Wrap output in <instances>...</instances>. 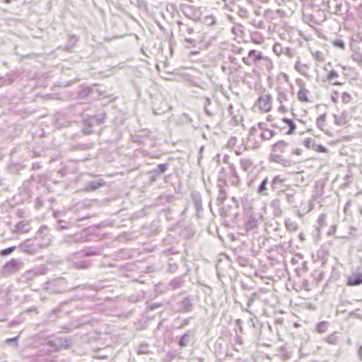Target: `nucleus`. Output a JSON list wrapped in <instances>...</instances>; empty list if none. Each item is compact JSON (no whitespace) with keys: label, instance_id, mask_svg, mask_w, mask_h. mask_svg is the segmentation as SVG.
<instances>
[{"label":"nucleus","instance_id":"f257e3e1","mask_svg":"<svg viewBox=\"0 0 362 362\" xmlns=\"http://www.w3.org/2000/svg\"><path fill=\"white\" fill-rule=\"evenodd\" d=\"M105 113H101L98 115H93L87 119H85L82 122L81 131L84 135H90L92 134L97 133L98 127H100L104 122Z\"/></svg>","mask_w":362,"mask_h":362},{"label":"nucleus","instance_id":"f03ea898","mask_svg":"<svg viewBox=\"0 0 362 362\" xmlns=\"http://www.w3.org/2000/svg\"><path fill=\"white\" fill-rule=\"evenodd\" d=\"M177 24L178 26L179 35L184 38V41L187 44V47L188 48L195 47L197 45V40L195 38L188 37V35H191L194 33V28L180 21H177Z\"/></svg>","mask_w":362,"mask_h":362},{"label":"nucleus","instance_id":"7ed1b4c3","mask_svg":"<svg viewBox=\"0 0 362 362\" xmlns=\"http://www.w3.org/2000/svg\"><path fill=\"white\" fill-rule=\"evenodd\" d=\"M23 264V262L21 259H11L2 267L1 275L4 277L9 276L18 272Z\"/></svg>","mask_w":362,"mask_h":362},{"label":"nucleus","instance_id":"20e7f679","mask_svg":"<svg viewBox=\"0 0 362 362\" xmlns=\"http://www.w3.org/2000/svg\"><path fill=\"white\" fill-rule=\"evenodd\" d=\"M74 340L71 337H60L57 339V341L49 340L47 345L52 349V351H60L62 349H69L73 346Z\"/></svg>","mask_w":362,"mask_h":362},{"label":"nucleus","instance_id":"39448f33","mask_svg":"<svg viewBox=\"0 0 362 362\" xmlns=\"http://www.w3.org/2000/svg\"><path fill=\"white\" fill-rule=\"evenodd\" d=\"M46 288L54 293H62L67 289V283L63 277L57 278L47 281Z\"/></svg>","mask_w":362,"mask_h":362},{"label":"nucleus","instance_id":"423d86ee","mask_svg":"<svg viewBox=\"0 0 362 362\" xmlns=\"http://www.w3.org/2000/svg\"><path fill=\"white\" fill-rule=\"evenodd\" d=\"M86 240V235L83 232H77L74 234L64 236L60 242L61 245L72 246L75 244L84 243Z\"/></svg>","mask_w":362,"mask_h":362},{"label":"nucleus","instance_id":"0eeeda50","mask_svg":"<svg viewBox=\"0 0 362 362\" xmlns=\"http://www.w3.org/2000/svg\"><path fill=\"white\" fill-rule=\"evenodd\" d=\"M264 56L261 52H258L255 49H250L248 52L247 57H244L242 59L243 63L247 66L252 64L258 65Z\"/></svg>","mask_w":362,"mask_h":362},{"label":"nucleus","instance_id":"6e6552de","mask_svg":"<svg viewBox=\"0 0 362 362\" xmlns=\"http://www.w3.org/2000/svg\"><path fill=\"white\" fill-rule=\"evenodd\" d=\"M262 218L259 214L252 213L247 216L245 224V228L247 231L254 230L258 228V222Z\"/></svg>","mask_w":362,"mask_h":362},{"label":"nucleus","instance_id":"1a4fd4ad","mask_svg":"<svg viewBox=\"0 0 362 362\" xmlns=\"http://www.w3.org/2000/svg\"><path fill=\"white\" fill-rule=\"evenodd\" d=\"M256 105L264 112H268L270 110L272 107V98L269 95H261Z\"/></svg>","mask_w":362,"mask_h":362},{"label":"nucleus","instance_id":"9d476101","mask_svg":"<svg viewBox=\"0 0 362 362\" xmlns=\"http://www.w3.org/2000/svg\"><path fill=\"white\" fill-rule=\"evenodd\" d=\"M194 309V304L192 299L189 297H185L179 303V312L180 313H189Z\"/></svg>","mask_w":362,"mask_h":362},{"label":"nucleus","instance_id":"9b49d317","mask_svg":"<svg viewBox=\"0 0 362 362\" xmlns=\"http://www.w3.org/2000/svg\"><path fill=\"white\" fill-rule=\"evenodd\" d=\"M218 181V186L219 187V189H218V195L217 197V202L219 204H222L226 199V196H227V194L223 187V185H226V180L224 177L219 176Z\"/></svg>","mask_w":362,"mask_h":362},{"label":"nucleus","instance_id":"f8f14e48","mask_svg":"<svg viewBox=\"0 0 362 362\" xmlns=\"http://www.w3.org/2000/svg\"><path fill=\"white\" fill-rule=\"evenodd\" d=\"M105 183L106 182L103 179L90 181L86 185L84 191H86V192L95 191L98 189H99L100 187L105 186Z\"/></svg>","mask_w":362,"mask_h":362},{"label":"nucleus","instance_id":"ddd939ff","mask_svg":"<svg viewBox=\"0 0 362 362\" xmlns=\"http://www.w3.org/2000/svg\"><path fill=\"white\" fill-rule=\"evenodd\" d=\"M19 247L22 251L28 254H34L36 252V247L33 244V241L30 239L21 243Z\"/></svg>","mask_w":362,"mask_h":362},{"label":"nucleus","instance_id":"4468645a","mask_svg":"<svg viewBox=\"0 0 362 362\" xmlns=\"http://www.w3.org/2000/svg\"><path fill=\"white\" fill-rule=\"evenodd\" d=\"M362 284V273H358L357 274H353L349 276L346 282L348 286H356Z\"/></svg>","mask_w":362,"mask_h":362},{"label":"nucleus","instance_id":"2eb2a0df","mask_svg":"<svg viewBox=\"0 0 362 362\" xmlns=\"http://www.w3.org/2000/svg\"><path fill=\"white\" fill-rule=\"evenodd\" d=\"M30 223L28 221L23 220L22 221L18 222L16 226L13 230L14 232H22L27 233L30 230Z\"/></svg>","mask_w":362,"mask_h":362},{"label":"nucleus","instance_id":"dca6fc26","mask_svg":"<svg viewBox=\"0 0 362 362\" xmlns=\"http://www.w3.org/2000/svg\"><path fill=\"white\" fill-rule=\"evenodd\" d=\"M229 169L231 175V179L230 180V185L237 187L239 185L240 179L235 170L234 165L230 164Z\"/></svg>","mask_w":362,"mask_h":362},{"label":"nucleus","instance_id":"f3484780","mask_svg":"<svg viewBox=\"0 0 362 362\" xmlns=\"http://www.w3.org/2000/svg\"><path fill=\"white\" fill-rule=\"evenodd\" d=\"M325 341H327V343H329V344H332L334 346H337L341 342V338L339 336L338 332H333L332 334H329V336H327L325 339Z\"/></svg>","mask_w":362,"mask_h":362},{"label":"nucleus","instance_id":"a211bd4d","mask_svg":"<svg viewBox=\"0 0 362 362\" xmlns=\"http://www.w3.org/2000/svg\"><path fill=\"white\" fill-rule=\"evenodd\" d=\"M187 9L191 11V12L184 11L185 15L189 19L193 21H198L200 18V13L198 11L195 10V8L192 6H188Z\"/></svg>","mask_w":362,"mask_h":362},{"label":"nucleus","instance_id":"6ab92c4d","mask_svg":"<svg viewBox=\"0 0 362 362\" xmlns=\"http://www.w3.org/2000/svg\"><path fill=\"white\" fill-rule=\"evenodd\" d=\"M192 200L197 212L201 213L203 211L201 195L199 194H193Z\"/></svg>","mask_w":362,"mask_h":362},{"label":"nucleus","instance_id":"aec40b11","mask_svg":"<svg viewBox=\"0 0 362 362\" xmlns=\"http://www.w3.org/2000/svg\"><path fill=\"white\" fill-rule=\"evenodd\" d=\"M259 64H260L262 69H264L269 74H270L274 68L272 61L267 57H264Z\"/></svg>","mask_w":362,"mask_h":362},{"label":"nucleus","instance_id":"412c9836","mask_svg":"<svg viewBox=\"0 0 362 362\" xmlns=\"http://www.w3.org/2000/svg\"><path fill=\"white\" fill-rule=\"evenodd\" d=\"M191 340V332L188 331L185 333L178 340L177 344L180 346L185 347L187 346Z\"/></svg>","mask_w":362,"mask_h":362},{"label":"nucleus","instance_id":"4be33fe9","mask_svg":"<svg viewBox=\"0 0 362 362\" xmlns=\"http://www.w3.org/2000/svg\"><path fill=\"white\" fill-rule=\"evenodd\" d=\"M95 144L93 142H90L73 145L71 147L74 150L76 151H86L93 148Z\"/></svg>","mask_w":362,"mask_h":362},{"label":"nucleus","instance_id":"5701e85b","mask_svg":"<svg viewBox=\"0 0 362 362\" xmlns=\"http://www.w3.org/2000/svg\"><path fill=\"white\" fill-rule=\"evenodd\" d=\"M269 180L268 177L264 178L257 188L258 193L262 195H267V185H269Z\"/></svg>","mask_w":362,"mask_h":362},{"label":"nucleus","instance_id":"b1692460","mask_svg":"<svg viewBox=\"0 0 362 362\" xmlns=\"http://www.w3.org/2000/svg\"><path fill=\"white\" fill-rule=\"evenodd\" d=\"M289 144L288 142H286L283 140L279 141L276 143H275L273 145V151L276 152H283L284 151L285 148L288 146Z\"/></svg>","mask_w":362,"mask_h":362},{"label":"nucleus","instance_id":"393cba45","mask_svg":"<svg viewBox=\"0 0 362 362\" xmlns=\"http://www.w3.org/2000/svg\"><path fill=\"white\" fill-rule=\"evenodd\" d=\"M283 121L288 126V129L286 134L288 135L293 134L296 129V125L293 120L287 117H284Z\"/></svg>","mask_w":362,"mask_h":362},{"label":"nucleus","instance_id":"a878e982","mask_svg":"<svg viewBox=\"0 0 362 362\" xmlns=\"http://www.w3.org/2000/svg\"><path fill=\"white\" fill-rule=\"evenodd\" d=\"M183 284H184V280L182 279V278L181 276H179V277H176V278L173 279L170 281V286L171 287L172 289L175 290V289L181 288L183 286Z\"/></svg>","mask_w":362,"mask_h":362},{"label":"nucleus","instance_id":"bb28decb","mask_svg":"<svg viewBox=\"0 0 362 362\" xmlns=\"http://www.w3.org/2000/svg\"><path fill=\"white\" fill-rule=\"evenodd\" d=\"M285 226L288 231L293 232L296 231L298 228V225L297 223L291 221L290 218H286L285 220Z\"/></svg>","mask_w":362,"mask_h":362},{"label":"nucleus","instance_id":"cd10ccee","mask_svg":"<svg viewBox=\"0 0 362 362\" xmlns=\"http://www.w3.org/2000/svg\"><path fill=\"white\" fill-rule=\"evenodd\" d=\"M73 266L79 269H86L91 267V263L89 261H78L73 262Z\"/></svg>","mask_w":362,"mask_h":362},{"label":"nucleus","instance_id":"c85d7f7f","mask_svg":"<svg viewBox=\"0 0 362 362\" xmlns=\"http://www.w3.org/2000/svg\"><path fill=\"white\" fill-rule=\"evenodd\" d=\"M100 250L98 248L95 247H89L83 251H81L78 253V255H81L82 253H84L86 256H90V255H98L100 254Z\"/></svg>","mask_w":362,"mask_h":362},{"label":"nucleus","instance_id":"c756f323","mask_svg":"<svg viewBox=\"0 0 362 362\" xmlns=\"http://www.w3.org/2000/svg\"><path fill=\"white\" fill-rule=\"evenodd\" d=\"M308 90L305 88H301L298 93V99L301 102L308 103L310 100L307 96Z\"/></svg>","mask_w":362,"mask_h":362},{"label":"nucleus","instance_id":"7c9ffc66","mask_svg":"<svg viewBox=\"0 0 362 362\" xmlns=\"http://www.w3.org/2000/svg\"><path fill=\"white\" fill-rule=\"evenodd\" d=\"M169 168L168 163H161L158 164L156 167V168L154 169L153 173L156 174V175H158L160 174H163L165 173V171Z\"/></svg>","mask_w":362,"mask_h":362},{"label":"nucleus","instance_id":"2f4dec72","mask_svg":"<svg viewBox=\"0 0 362 362\" xmlns=\"http://www.w3.org/2000/svg\"><path fill=\"white\" fill-rule=\"evenodd\" d=\"M329 323L326 321L319 322L316 326V329L320 334H323L327 332Z\"/></svg>","mask_w":362,"mask_h":362},{"label":"nucleus","instance_id":"473e14b6","mask_svg":"<svg viewBox=\"0 0 362 362\" xmlns=\"http://www.w3.org/2000/svg\"><path fill=\"white\" fill-rule=\"evenodd\" d=\"M151 351L148 349V345L146 343H141L138 348L137 354H149Z\"/></svg>","mask_w":362,"mask_h":362},{"label":"nucleus","instance_id":"72a5a7b5","mask_svg":"<svg viewBox=\"0 0 362 362\" xmlns=\"http://www.w3.org/2000/svg\"><path fill=\"white\" fill-rule=\"evenodd\" d=\"M252 165V162L249 158H242L240 160L241 168L245 171L248 170L251 168Z\"/></svg>","mask_w":362,"mask_h":362},{"label":"nucleus","instance_id":"f704fd0d","mask_svg":"<svg viewBox=\"0 0 362 362\" xmlns=\"http://www.w3.org/2000/svg\"><path fill=\"white\" fill-rule=\"evenodd\" d=\"M271 206L274 209V214L275 216H279L281 215L282 210L281 209L279 201V200H274Z\"/></svg>","mask_w":362,"mask_h":362},{"label":"nucleus","instance_id":"c9c22d12","mask_svg":"<svg viewBox=\"0 0 362 362\" xmlns=\"http://www.w3.org/2000/svg\"><path fill=\"white\" fill-rule=\"evenodd\" d=\"M274 161L286 167H289L294 165V162L293 160L284 158L283 157L278 158V160H274Z\"/></svg>","mask_w":362,"mask_h":362},{"label":"nucleus","instance_id":"e433bc0d","mask_svg":"<svg viewBox=\"0 0 362 362\" xmlns=\"http://www.w3.org/2000/svg\"><path fill=\"white\" fill-rule=\"evenodd\" d=\"M18 339H19V335H18L16 337L8 338L6 340V343L8 345L13 346L14 348H17L18 346Z\"/></svg>","mask_w":362,"mask_h":362},{"label":"nucleus","instance_id":"4c0bfd02","mask_svg":"<svg viewBox=\"0 0 362 362\" xmlns=\"http://www.w3.org/2000/svg\"><path fill=\"white\" fill-rule=\"evenodd\" d=\"M351 57L354 62L358 63L360 66H362V54L361 52H354Z\"/></svg>","mask_w":362,"mask_h":362},{"label":"nucleus","instance_id":"58836bf2","mask_svg":"<svg viewBox=\"0 0 362 362\" xmlns=\"http://www.w3.org/2000/svg\"><path fill=\"white\" fill-rule=\"evenodd\" d=\"M273 52L278 56L283 54L284 47L279 43H275L273 46Z\"/></svg>","mask_w":362,"mask_h":362},{"label":"nucleus","instance_id":"ea45409f","mask_svg":"<svg viewBox=\"0 0 362 362\" xmlns=\"http://www.w3.org/2000/svg\"><path fill=\"white\" fill-rule=\"evenodd\" d=\"M278 101L282 104L284 101H286L288 100L287 94L285 93V91L279 90H278Z\"/></svg>","mask_w":362,"mask_h":362},{"label":"nucleus","instance_id":"a19ab883","mask_svg":"<svg viewBox=\"0 0 362 362\" xmlns=\"http://www.w3.org/2000/svg\"><path fill=\"white\" fill-rule=\"evenodd\" d=\"M71 226V225L69 223H66L65 221L62 220H59L57 223V230H64V229H68Z\"/></svg>","mask_w":362,"mask_h":362},{"label":"nucleus","instance_id":"79ce46f5","mask_svg":"<svg viewBox=\"0 0 362 362\" xmlns=\"http://www.w3.org/2000/svg\"><path fill=\"white\" fill-rule=\"evenodd\" d=\"M326 119V114L321 115L317 119V126L318 128H320L321 130L323 129L324 122Z\"/></svg>","mask_w":362,"mask_h":362},{"label":"nucleus","instance_id":"37998d69","mask_svg":"<svg viewBox=\"0 0 362 362\" xmlns=\"http://www.w3.org/2000/svg\"><path fill=\"white\" fill-rule=\"evenodd\" d=\"M16 250V246H11L8 248L3 249V250H0V255L6 256V255H10L12 252H13Z\"/></svg>","mask_w":362,"mask_h":362},{"label":"nucleus","instance_id":"c03bdc74","mask_svg":"<svg viewBox=\"0 0 362 362\" xmlns=\"http://www.w3.org/2000/svg\"><path fill=\"white\" fill-rule=\"evenodd\" d=\"M295 69L300 74H305L308 67L306 65L301 64V62H296L295 64Z\"/></svg>","mask_w":362,"mask_h":362},{"label":"nucleus","instance_id":"a18cd8bd","mask_svg":"<svg viewBox=\"0 0 362 362\" xmlns=\"http://www.w3.org/2000/svg\"><path fill=\"white\" fill-rule=\"evenodd\" d=\"M332 45L335 47H338L341 49H345V43L342 40H340V39H335L332 41Z\"/></svg>","mask_w":362,"mask_h":362},{"label":"nucleus","instance_id":"49530a36","mask_svg":"<svg viewBox=\"0 0 362 362\" xmlns=\"http://www.w3.org/2000/svg\"><path fill=\"white\" fill-rule=\"evenodd\" d=\"M237 262L243 267L247 266L249 263L248 259L242 256H238L237 257Z\"/></svg>","mask_w":362,"mask_h":362},{"label":"nucleus","instance_id":"de8ad7c7","mask_svg":"<svg viewBox=\"0 0 362 362\" xmlns=\"http://www.w3.org/2000/svg\"><path fill=\"white\" fill-rule=\"evenodd\" d=\"M284 181L283 179H281L279 175H276L274 177L273 180H272V187L273 189H276V185L278 183H280V182H282Z\"/></svg>","mask_w":362,"mask_h":362},{"label":"nucleus","instance_id":"09e8293b","mask_svg":"<svg viewBox=\"0 0 362 362\" xmlns=\"http://www.w3.org/2000/svg\"><path fill=\"white\" fill-rule=\"evenodd\" d=\"M163 306L162 303H153L150 305H148L146 308L148 310H153L156 308H158Z\"/></svg>","mask_w":362,"mask_h":362},{"label":"nucleus","instance_id":"8fccbe9b","mask_svg":"<svg viewBox=\"0 0 362 362\" xmlns=\"http://www.w3.org/2000/svg\"><path fill=\"white\" fill-rule=\"evenodd\" d=\"M277 79L279 81H281V80H284L286 83H288L289 81V78H288V76L285 74V73H283V72H281L278 76H277Z\"/></svg>","mask_w":362,"mask_h":362},{"label":"nucleus","instance_id":"3c124183","mask_svg":"<svg viewBox=\"0 0 362 362\" xmlns=\"http://www.w3.org/2000/svg\"><path fill=\"white\" fill-rule=\"evenodd\" d=\"M327 78L330 81H332L334 78L339 77V74L335 70H332L328 74H327Z\"/></svg>","mask_w":362,"mask_h":362},{"label":"nucleus","instance_id":"603ef678","mask_svg":"<svg viewBox=\"0 0 362 362\" xmlns=\"http://www.w3.org/2000/svg\"><path fill=\"white\" fill-rule=\"evenodd\" d=\"M284 54L287 55L288 57L291 58L293 57V50L290 47H284Z\"/></svg>","mask_w":362,"mask_h":362},{"label":"nucleus","instance_id":"864d4df0","mask_svg":"<svg viewBox=\"0 0 362 362\" xmlns=\"http://www.w3.org/2000/svg\"><path fill=\"white\" fill-rule=\"evenodd\" d=\"M178 268V265L176 263H170L168 265V272L174 273Z\"/></svg>","mask_w":362,"mask_h":362},{"label":"nucleus","instance_id":"5fc2aeb1","mask_svg":"<svg viewBox=\"0 0 362 362\" xmlns=\"http://www.w3.org/2000/svg\"><path fill=\"white\" fill-rule=\"evenodd\" d=\"M250 322L253 328H257L259 325V320L256 317L250 318Z\"/></svg>","mask_w":362,"mask_h":362},{"label":"nucleus","instance_id":"6e6d98bb","mask_svg":"<svg viewBox=\"0 0 362 362\" xmlns=\"http://www.w3.org/2000/svg\"><path fill=\"white\" fill-rule=\"evenodd\" d=\"M350 99H351V95H350L349 93H348L346 92H344L342 94V101H343V103H349L350 102Z\"/></svg>","mask_w":362,"mask_h":362},{"label":"nucleus","instance_id":"4d7b16f0","mask_svg":"<svg viewBox=\"0 0 362 362\" xmlns=\"http://www.w3.org/2000/svg\"><path fill=\"white\" fill-rule=\"evenodd\" d=\"M313 141V139L308 138L303 141V144L306 148H311Z\"/></svg>","mask_w":362,"mask_h":362},{"label":"nucleus","instance_id":"13d9d810","mask_svg":"<svg viewBox=\"0 0 362 362\" xmlns=\"http://www.w3.org/2000/svg\"><path fill=\"white\" fill-rule=\"evenodd\" d=\"M231 50L232 52H233L234 53H236V54H241L242 52L243 51V48L240 47H238L236 45H233L232 46V48H231Z\"/></svg>","mask_w":362,"mask_h":362},{"label":"nucleus","instance_id":"bf43d9fd","mask_svg":"<svg viewBox=\"0 0 362 362\" xmlns=\"http://www.w3.org/2000/svg\"><path fill=\"white\" fill-rule=\"evenodd\" d=\"M317 152H319V153H328V149L325 147L324 146L322 145H317V150H316Z\"/></svg>","mask_w":362,"mask_h":362},{"label":"nucleus","instance_id":"052dcab7","mask_svg":"<svg viewBox=\"0 0 362 362\" xmlns=\"http://www.w3.org/2000/svg\"><path fill=\"white\" fill-rule=\"evenodd\" d=\"M257 293H254L251 297L248 298L247 306L250 307L255 302Z\"/></svg>","mask_w":362,"mask_h":362},{"label":"nucleus","instance_id":"680f3d73","mask_svg":"<svg viewBox=\"0 0 362 362\" xmlns=\"http://www.w3.org/2000/svg\"><path fill=\"white\" fill-rule=\"evenodd\" d=\"M238 14L240 16L243 18H246L247 16V11L243 8H240L238 11Z\"/></svg>","mask_w":362,"mask_h":362},{"label":"nucleus","instance_id":"e2e57ef3","mask_svg":"<svg viewBox=\"0 0 362 362\" xmlns=\"http://www.w3.org/2000/svg\"><path fill=\"white\" fill-rule=\"evenodd\" d=\"M252 42L256 44H260L262 39L259 37V36H257V34L252 36Z\"/></svg>","mask_w":362,"mask_h":362},{"label":"nucleus","instance_id":"0e129e2a","mask_svg":"<svg viewBox=\"0 0 362 362\" xmlns=\"http://www.w3.org/2000/svg\"><path fill=\"white\" fill-rule=\"evenodd\" d=\"M274 134H275V131L270 130L269 132L268 136H264V134H263V133L261 134V136H262V139H269L272 136H274Z\"/></svg>","mask_w":362,"mask_h":362},{"label":"nucleus","instance_id":"69168bd1","mask_svg":"<svg viewBox=\"0 0 362 362\" xmlns=\"http://www.w3.org/2000/svg\"><path fill=\"white\" fill-rule=\"evenodd\" d=\"M315 57L318 62L323 61V54L321 52H317Z\"/></svg>","mask_w":362,"mask_h":362},{"label":"nucleus","instance_id":"338daca9","mask_svg":"<svg viewBox=\"0 0 362 362\" xmlns=\"http://www.w3.org/2000/svg\"><path fill=\"white\" fill-rule=\"evenodd\" d=\"M204 112L209 117H213L215 115V113L212 112L211 109L209 108V107H206V105H205Z\"/></svg>","mask_w":362,"mask_h":362},{"label":"nucleus","instance_id":"774afa93","mask_svg":"<svg viewBox=\"0 0 362 362\" xmlns=\"http://www.w3.org/2000/svg\"><path fill=\"white\" fill-rule=\"evenodd\" d=\"M190 322V318H186L181 323V325L178 327L179 329H182L183 327H185L186 325H187Z\"/></svg>","mask_w":362,"mask_h":362}]
</instances>
